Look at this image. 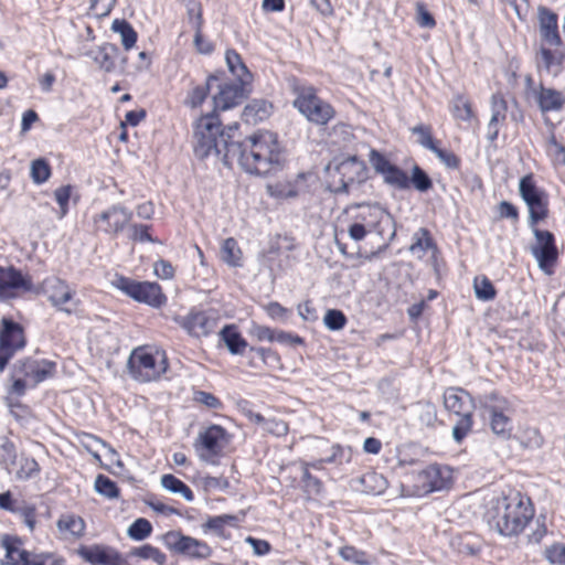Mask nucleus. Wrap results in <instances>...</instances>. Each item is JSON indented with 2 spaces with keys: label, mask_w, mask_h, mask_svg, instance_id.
Returning <instances> with one entry per match:
<instances>
[{
  "label": "nucleus",
  "mask_w": 565,
  "mask_h": 565,
  "mask_svg": "<svg viewBox=\"0 0 565 565\" xmlns=\"http://www.w3.org/2000/svg\"><path fill=\"white\" fill-rule=\"evenodd\" d=\"M218 117L214 114L202 116L194 129V153L199 159L211 154L230 166L234 160L250 174L267 175L279 171L285 156L277 136L270 131H259L243 141L233 140L237 125L221 130Z\"/></svg>",
  "instance_id": "f257e3e1"
},
{
  "label": "nucleus",
  "mask_w": 565,
  "mask_h": 565,
  "mask_svg": "<svg viewBox=\"0 0 565 565\" xmlns=\"http://www.w3.org/2000/svg\"><path fill=\"white\" fill-rule=\"evenodd\" d=\"M533 516L530 500L519 492L497 498L487 512L488 523L503 536L521 533Z\"/></svg>",
  "instance_id": "f03ea898"
},
{
  "label": "nucleus",
  "mask_w": 565,
  "mask_h": 565,
  "mask_svg": "<svg viewBox=\"0 0 565 565\" xmlns=\"http://www.w3.org/2000/svg\"><path fill=\"white\" fill-rule=\"evenodd\" d=\"M168 359L164 351L147 347L132 350L127 367L130 376L140 383L154 382L168 370Z\"/></svg>",
  "instance_id": "7ed1b4c3"
},
{
  "label": "nucleus",
  "mask_w": 565,
  "mask_h": 565,
  "mask_svg": "<svg viewBox=\"0 0 565 565\" xmlns=\"http://www.w3.org/2000/svg\"><path fill=\"white\" fill-rule=\"evenodd\" d=\"M444 406L459 416L452 428V437L460 444L472 429V398L470 394L458 387H448L444 393Z\"/></svg>",
  "instance_id": "20e7f679"
},
{
  "label": "nucleus",
  "mask_w": 565,
  "mask_h": 565,
  "mask_svg": "<svg viewBox=\"0 0 565 565\" xmlns=\"http://www.w3.org/2000/svg\"><path fill=\"white\" fill-rule=\"evenodd\" d=\"M6 551V559L2 565H65L62 556L53 553H34L22 547V541L18 536L3 535L0 541Z\"/></svg>",
  "instance_id": "39448f33"
},
{
  "label": "nucleus",
  "mask_w": 565,
  "mask_h": 565,
  "mask_svg": "<svg viewBox=\"0 0 565 565\" xmlns=\"http://www.w3.org/2000/svg\"><path fill=\"white\" fill-rule=\"evenodd\" d=\"M519 193L529 209V226L534 228L548 216V196L544 190L536 186L532 174L521 178Z\"/></svg>",
  "instance_id": "423d86ee"
},
{
  "label": "nucleus",
  "mask_w": 565,
  "mask_h": 565,
  "mask_svg": "<svg viewBox=\"0 0 565 565\" xmlns=\"http://www.w3.org/2000/svg\"><path fill=\"white\" fill-rule=\"evenodd\" d=\"M114 286L138 302L159 308L166 303L167 297L159 284L150 281H137L128 277L118 276Z\"/></svg>",
  "instance_id": "0eeeda50"
},
{
  "label": "nucleus",
  "mask_w": 565,
  "mask_h": 565,
  "mask_svg": "<svg viewBox=\"0 0 565 565\" xmlns=\"http://www.w3.org/2000/svg\"><path fill=\"white\" fill-rule=\"evenodd\" d=\"M41 288L57 311L68 316L76 312L81 301L76 298V291L65 280L51 276L42 281Z\"/></svg>",
  "instance_id": "6e6552de"
},
{
  "label": "nucleus",
  "mask_w": 565,
  "mask_h": 565,
  "mask_svg": "<svg viewBox=\"0 0 565 565\" xmlns=\"http://www.w3.org/2000/svg\"><path fill=\"white\" fill-rule=\"evenodd\" d=\"M479 402L490 416L492 433L503 439L509 438L513 428L511 418L507 415L510 409L509 402L495 392L483 394Z\"/></svg>",
  "instance_id": "1a4fd4ad"
},
{
  "label": "nucleus",
  "mask_w": 565,
  "mask_h": 565,
  "mask_svg": "<svg viewBox=\"0 0 565 565\" xmlns=\"http://www.w3.org/2000/svg\"><path fill=\"white\" fill-rule=\"evenodd\" d=\"M294 106L316 125H327L334 117L333 107L318 97L312 87L301 89L294 100Z\"/></svg>",
  "instance_id": "9d476101"
},
{
  "label": "nucleus",
  "mask_w": 565,
  "mask_h": 565,
  "mask_svg": "<svg viewBox=\"0 0 565 565\" xmlns=\"http://www.w3.org/2000/svg\"><path fill=\"white\" fill-rule=\"evenodd\" d=\"M535 242L531 245L530 252L537 262L539 268L546 275L554 273V267L558 259V250L555 242V236L550 231L531 228Z\"/></svg>",
  "instance_id": "9b49d317"
},
{
  "label": "nucleus",
  "mask_w": 565,
  "mask_h": 565,
  "mask_svg": "<svg viewBox=\"0 0 565 565\" xmlns=\"http://www.w3.org/2000/svg\"><path fill=\"white\" fill-rule=\"evenodd\" d=\"M164 544L170 551L195 559H206L213 553L206 542L184 535L180 531L168 532L164 535Z\"/></svg>",
  "instance_id": "f8f14e48"
},
{
  "label": "nucleus",
  "mask_w": 565,
  "mask_h": 565,
  "mask_svg": "<svg viewBox=\"0 0 565 565\" xmlns=\"http://www.w3.org/2000/svg\"><path fill=\"white\" fill-rule=\"evenodd\" d=\"M369 161L374 171L383 178V182L394 189H409V177L396 164L392 163L384 154L371 149Z\"/></svg>",
  "instance_id": "ddd939ff"
},
{
  "label": "nucleus",
  "mask_w": 565,
  "mask_h": 565,
  "mask_svg": "<svg viewBox=\"0 0 565 565\" xmlns=\"http://www.w3.org/2000/svg\"><path fill=\"white\" fill-rule=\"evenodd\" d=\"M25 345L22 327L9 319H2L0 331V372H3L14 353Z\"/></svg>",
  "instance_id": "4468645a"
},
{
  "label": "nucleus",
  "mask_w": 565,
  "mask_h": 565,
  "mask_svg": "<svg viewBox=\"0 0 565 565\" xmlns=\"http://www.w3.org/2000/svg\"><path fill=\"white\" fill-rule=\"evenodd\" d=\"M173 321L189 335L207 337L216 328L217 320L206 311L191 309L185 316H175Z\"/></svg>",
  "instance_id": "2eb2a0df"
},
{
  "label": "nucleus",
  "mask_w": 565,
  "mask_h": 565,
  "mask_svg": "<svg viewBox=\"0 0 565 565\" xmlns=\"http://www.w3.org/2000/svg\"><path fill=\"white\" fill-rule=\"evenodd\" d=\"M452 480V471L447 466L429 465L416 476V486L423 493L447 489Z\"/></svg>",
  "instance_id": "dca6fc26"
},
{
  "label": "nucleus",
  "mask_w": 565,
  "mask_h": 565,
  "mask_svg": "<svg viewBox=\"0 0 565 565\" xmlns=\"http://www.w3.org/2000/svg\"><path fill=\"white\" fill-rule=\"evenodd\" d=\"M132 218V212L120 204H114L94 216L97 230L111 235L122 232Z\"/></svg>",
  "instance_id": "f3484780"
},
{
  "label": "nucleus",
  "mask_w": 565,
  "mask_h": 565,
  "mask_svg": "<svg viewBox=\"0 0 565 565\" xmlns=\"http://www.w3.org/2000/svg\"><path fill=\"white\" fill-rule=\"evenodd\" d=\"M33 282L30 276L23 275L13 266H0V300H9L18 297L20 291H31Z\"/></svg>",
  "instance_id": "a211bd4d"
},
{
  "label": "nucleus",
  "mask_w": 565,
  "mask_h": 565,
  "mask_svg": "<svg viewBox=\"0 0 565 565\" xmlns=\"http://www.w3.org/2000/svg\"><path fill=\"white\" fill-rule=\"evenodd\" d=\"M76 553L90 565H127L126 558L116 548L108 545H81Z\"/></svg>",
  "instance_id": "6ab92c4d"
},
{
  "label": "nucleus",
  "mask_w": 565,
  "mask_h": 565,
  "mask_svg": "<svg viewBox=\"0 0 565 565\" xmlns=\"http://www.w3.org/2000/svg\"><path fill=\"white\" fill-rule=\"evenodd\" d=\"M337 172L340 175V186L334 189V193H349V186L352 183H362L367 178V168L364 161L351 156L337 166Z\"/></svg>",
  "instance_id": "aec40b11"
},
{
  "label": "nucleus",
  "mask_w": 565,
  "mask_h": 565,
  "mask_svg": "<svg viewBox=\"0 0 565 565\" xmlns=\"http://www.w3.org/2000/svg\"><path fill=\"white\" fill-rule=\"evenodd\" d=\"M531 102L543 116L550 113H562L565 108V94L539 83V88L533 92Z\"/></svg>",
  "instance_id": "412c9836"
},
{
  "label": "nucleus",
  "mask_w": 565,
  "mask_h": 565,
  "mask_svg": "<svg viewBox=\"0 0 565 565\" xmlns=\"http://www.w3.org/2000/svg\"><path fill=\"white\" fill-rule=\"evenodd\" d=\"M539 33L541 43L561 47L563 44L558 32V17L546 7L539 8Z\"/></svg>",
  "instance_id": "4be33fe9"
},
{
  "label": "nucleus",
  "mask_w": 565,
  "mask_h": 565,
  "mask_svg": "<svg viewBox=\"0 0 565 565\" xmlns=\"http://www.w3.org/2000/svg\"><path fill=\"white\" fill-rule=\"evenodd\" d=\"M249 83H224L220 85L218 93L213 97L214 110H227L241 104L246 97V85Z\"/></svg>",
  "instance_id": "5701e85b"
},
{
  "label": "nucleus",
  "mask_w": 565,
  "mask_h": 565,
  "mask_svg": "<svg viewBox=\"0 0 565 565\" xmlns=\"http://www.w3.org/2000/svg\"><path fill=\"white\" fill-rule=\"evenodd\" d=\"M14 367L17 372L22 374L24 377L32 380L33 384L36 385L46 379L53 377L56 364L47 360L38 361L26 359L24 361H20Z\"/></svg>",
  "instance_id": "b1692460"
},
{
  "label": "nucleus",
  "mask_w": 565,
  "mask_h": 565,
  "mask_svg": "<svg viewBox=\"0 0 565 565\" xmlns=\"http://www.w3.org/2000/svg\"><path fill=\"white\" fill-rule=\"evenodd\" d=\"M558 49L540 43L535 50V64L539 71L557 74L564 60V54Z\"/></svg>",
  "instance_id": "393cba45"
},
{
  "label": "nucleus",
  "mask_w": 565,
  "mask_h": 565,
  "mask_svg": "<svg viewBox=\"0 0 565 565\" xmlns=\"http://www.w3.org/2000/svg\"><path fill=\"white\" fill-rule=\"evenodd\" d=\"M85 55L92 58L104 72L113 73L117 68L116 62L120 56V51L115 44L104 43L87 51Z\"/></svg>",
  "instance_id": "a878e982"
},
{
  "label": "nucleus",
  "mask_w": 565,
  "mask_h": 565,
  "mask_svg": "<svg viewBox=\"0 0 565 565\" xmlns=\"http://www.w3.org/2000/svg\"><path fill=\"white\" fill-rule=\"evenodd\" d=\"M508 104L501 94H493L491 97V118L487 128V139L493 142L498 136L500 126L507 118Z\"/></svg>",
  "instance_id": "bb28decb"
},
{
  "label": "nucleus",
  "mask_w": 565,
  "mask_h": 565,
  "mask_svg": "<svg viewBox=\"0 0 565 565\" xmlns=\"http://www.w3.org/2000/svg\"><path fill=\"white\" fill-rule=\"evenodd\" d=\"M237 522V516L233 514L209 516L206 521L202 523L201 529L205 534L212 532L221 539H227L228 534L226 533L225 527L235 526Z\"/></svg>",
  "instance_id": "cd10ccee"
},
{
  "label": "nucleus",
  "mask_w": 565,
  "mask_h": 565,
  "mask_svg": "<svg viewBox=\"0 0 565 565\" xmlns=\"http://www.w3.org/2000/svg\"><path fill=\"white\" fill-rule=\"evenodd\" d=\"M271 104L264 99H254L243 110L242 117L246 124L256 125L267 119L271 114Z\"/></svg>",
  "instance_id": "c85d7f7f"
},
{
  "label": "nucleus",
  "mask_w": 565,
  "mask_h": 565,
  "mask_svg": "<svg viewBox=\"0 0 565 565\" xmlns=\"http://www.w3.org/2000/svg\"><path fill=\"white\" fill-rule=\"evenodd\" d=\"M218 334L231 354L242 355L244 353L247 342L242 337L236 326L226 324L222 328Z\"/></svg>",
  "instance_id": "c756f323"
},
{
  "label": "nucleus",
  "mask_w": 565,
  "mask_h": 565,
  "mask_svg": "<svg viewBox=\"0 0 565 565\" xmlns=\"http://www.w3.org/2000/svg\"><path fill=\"white\" fill-rule=\"evenodd\" d=\"M224 437L225 429L221 426L213 425L200 434L202 448L206 450L209 455H218L223 448L222 440Z\"/></svg>",
  "instance_id": "7c9ffc66"
},
{
  "label": "nucleus",
  "mask_w": 565,
  "mask_h": 565,
  "mask_svg": "<svg viewBox=\"0 0 565 565\" xmlns=\"http://www.w3.org/2000/svg\"><path fill=\"white\" fill-rule=\"evenodd\" d=\"M60 533L64 539L83 536L85 531V522L82 518L74 514L62 515L56 523Z\"/></svg>",
  "instance_id": "2f4dec72"
},
{
  "label": "nucleus",
  "mask_w": 565,
  "mask_h": 565,
  "mask_svg": "<svg viewBox=\"0 0 565 565\" xmlns=\"http://www.w3.org/2000/svg\"><path fill=\"white\" fill-rule=\"evenodd\" d=\"M111 30L120 35L121 44L126 51L135 46L138 34L128 21L115 19L111 23Z\"/></svg>",
  "instance_id": "473e14b6"
},
{
  "label": "nucleus",
  "mask_w": 565,
  "mask_h": 565,
  "mask_svg": "<svg viewBox=\"0 0 565 565\" xmlns=\"http://www.w3.org/2000/svg\"><path fill=\"white\" fill-rule=\"evenodd\" d=\"M225 60L231 73L236 77L238 82H250L252 74L243 63L242 57L237 52L234 50L226 51Z\"/></svg>",
  "instance_id": "72a5a7b5"
},
{
  "label": "nucleus",
  "mask_w": 565,
  "mask_h": 565,
  "mask_svg": "<svg viewBox=\"0 0 565 565\" xmlns=\"http://www.w3.org/2000/svg\"><path fill=\"white\" fill-rule=\"evenodd\" d=\"M161 486L171 493L182 495V498L188 502H192L194 500V494L190 487L173 475H163L161 477Z\"/></svg>",
  "instance_id": "f704fd0d"
},
{
  "label": "nucleus",
  "mask_w": 565,
  "mask_h": 565,
  "mask_svg": "<svg viewBox=\"0 0 565 565\" xmlns=\"http://www.w3.org/2000/svg\"><path fill=\"white\" fill-rule=\"evenodd\" d=\"M15 465L18 466L14 476L17 480L25 481L33 479L40 473V466L34 458L21 456L17 459Z\"/></svg>",
  "instance_id": "c9c22d12"
},
{
  "label": "nucleus",
  "mask_w": 565,
  "mask_h": 565,
  "mask_svg": "<svg viewBox=\"0 0 565 565\" xmlns=\"http://www.w3.org/2000/svg\"><path fill=\"white\" fill-rule=\"evenodd\" d=\"M221 258L231 267H241L243 265L242 252L234 238L230 237L223 242L221 246Z\"/></svg>",
  "instance_id": "e433bc0d"
},
{
  "label": "nucleus",
  "mask_w": 565,
  "mask_h": 565,
  "mask_svg": "<svg viewBox=\"0 0 565 565\" xmlns=\"http://www.w3.org/2000/svg\"><path fill=\"white\" fill-rule=\"evenodd\" d=\"M433 247L434 243L429 235V231L425 227H420L413 236V243L409 247V250L413 254H417V256L422 258L425 253Z\"/></svg>",
  "instance_id": "4c0bfd02"
},
{
  "label": "nucleus",
  "mask_w": 565,
  "mask_h": 565,
  "mask_svg": "<svg viewBox=\"0 0 565 565\" xmlns=\"http://www.w3.org/2000/svg\"><path fill=\"white\" fill-rule=\"evenodd\" d=\"M129 555L139 557L141 559H151L158 565H164L167 562V555L163 552H161L158 547L152 546L150 544L134 547L130 551Z\"/></svg>",
  "instance_id": "58836bf2"
},
{
  "label": "nucleus",
  "mask_w": 565,
  "mask_h": 565,
  "mask_svg": "<svg viewBox=\"0 0 565 565\" xmlns=\"http://www.w3.org/2000/svg\"><path fill=\"white\" fill-rule=\"evenodd\" d=\"M18 459L17 449L9 438H0V462L4 466L9 473L12 472V467L15 466Z\"/></svg>",
  "instance_id": "ea45409f"
},
{
  "label": "nucleus",
  "mask_w": 565,
  "mask_h": 565,
  "mask_svg": "<svg viewBox=\"0 0 565 565\" xmlns=\"http://www.w3.org/2000/svg\"><path fill=\"white\" fill-rule=\"evenodd\" d=\"M450 111L456 119L468 121L472 117V108L470 102L461 96L457 95L451 100Z\"/></svg>",
  "instance_id": "a19ab883"
},
{
  "label": "nucleus",
  "mask_w": 565,
  "mask_h": 565,
  "mask_svg": "<svg viewBox=\"0 0 565 565\" xmlns=\"http://www.w3.org/2000/svg\"><path fill=\"white\" fill-rule=\"evenodd\" d=\"M417 416L422 425L434 427L437 422L436 406L428 401H420L416 404Z\"/></svg>",
  "instance_id": "79ce46f5"
},
{
  "label": "nucleus",
  "mask_w": 565,
  "mask_h": 565,
  "mask_svg": "<svg viewBox=\"0 0 565 565\" xmlns=\"http://www.w3.org/2000/svg\"><path fill=\"white\" fill-rule=\"evenodd\" d=\"M217 81H218V78L216 76L210 75L206 78V83L204 85L195 86L191 90V93L188 96L186 104L190 105L193 108L200 106L204 102V99L206 98V96H207V94L210 92L212 83L213 82H217Z\"/></svg>",
  "instance_id": "37998d69"
},
{
  "label": "nucleus",
  "mask_w": 565,
  "mask_h": 565,
  "mask_svg": "<svg viewBox=\"0 0 565 565\" xmlns=\"http://www.w3.org/2000/svg\"><path fill=\"white\" fill-rule=\"evenodd\" d=\"M413 135L417 136V142L425 149L433 151L439 141L431 135V128L426 125H417L411 128Z\"/></svg>",
  "instance_id": "c03bdc74"
},
{
  "label": "nucleus",
  "mask_w": 565,
  "mask_h": 565,
  "mask_svg": "<svg viewBox=\"0 0 565 565\" xmlns=\"http://www.w3.org/2000/svg\"><path fill=\"white\" fill-rule=\"evenodd\" d=\"M419 192H427L433 188V181L429 175L417 164L412 168V175L409 178V185Z\"/></svg>",
  "instance_id": "a18cd8bd"
},
{
  "label": "nucleus",
  "mask_w": 565,
  "mask_h": 565,
  "mask_svg": "<svg viewBox=\"0 0 565 565\" xmlns=\"http://www.w3.org/2000/svg\"><path fill=\"white\" fill-rule=\"evenodd\" d=\"M151 532V523L148 520L140 518L131 523V525L128 527L127 534L132 540L142 541L147 539Z\"/></svg>",
  "instance_id": "49530a36"
},
{
  "label": "nucleus",
  "mask_w": 565,
  "mask_h": 565,
  "mask_svg": "<svg viewBox=\"0 0 565 565\" xmlns=\"http://www.w3.org/2000/svg\"><path fill=\"white\" fill-rule=\"evenodd\" d=\"M473 288L476 297L482 301H490L495 297V289L487 277L475 278Z\"/></svg>",
  "instance_id": "de8ad7c7"
},
{
  "label": "nucleus",
  "mask_w": 565,
  "mask_h": 565,
  "mask_svg": "<svg viewBox=\"0 0 565 565\" xmlns=\"http://www.w3.org/2000/svg\"><path fill=\"white\" fill-rule=\"evenodd\" d=\"M359 213L356 214L355 222H361L363 224H367L371 221H373V230L375 228L376 224L380 222L383 212L382 210L376 205H358Z\"/></svg>",
  "instance_id": "09e8293b"
},
{
  "label": "nucleus",
  "mask_w": 565,
  "mask_h": 565,
  "mask_svg": "<svg viewBox=\"0 0 565 565\" xmlns=\"http://www.w3.org/2000/svg\"><path fill=\"white\" fill-rule=\"evenodd\" d=\"M95 490L99 494H102L108 499H114L119 495V489L116 486V483L113 480H110L108 477L103 476V475L97 476V478L95 480Z\"/></svg>",
  "instance_id": "8fccbe9b"
},
{
  "label": "nucleus",
  "mask_w": 565,
  "mask_h": 565,
  "mask_svg": "<svg viewBox=\"0 0 565 565\" xmlns=\"http://www.w3.org/2000/svg\"><path fill=\"white\" fill-rule=\"evenodd\" d=\"M51 175V168L46 160L36 159L31 163V178L34 183L42 184L49 180Z\"/></svg>",
  "instance_id": "3c124183"
},
{
  "label": "nucleus",
  "mask_w": 565,
  "mask_h": 565,
  "mask_svg": "<svg viewBox=\"0 0 565 565\" xmlns=\"http://www.w3.org/2000/svg\"><path fill=\"white\" fill-rule=\"evenodd\" d=\"M339 555L347 562H352L358 565H369L370 561L367 554L354 546L347 545L340 548Z\"/></svg>",
  "instance_id": "603ef678"
},
{
  "label": "nucleus",
  "mask_w": 565,
  "mask_h": 565,
  "mask_svg": "<svg viewBox=\"0 0 565 565\" xmlns=\"http://www.w3.org/2000/svg\"><path fill=\"white\" fill-rule=\"evenodd\" d=\"M352 457V449L350 447H343L339 444H334L331 447V455L323 458L326 463L342 465L343 462H350Z\"/></svg>",
  "instance_id": "864d4df0"
},
{
  "label": "nucleus",
  "mask_w": 565,
  "mask_h": 565,
  "mask_svg": "<svg viewBox=\"0 0 565 565\" xmlns=\"http://www.w3.org/2000/svg\"><path fill=\"white\" fill-rule=\"evenodd\" d=\"M149 228H150V226L146 225V224H131L128 227L127 236H128L129 239H131L134 242H139V243H146V242L157 243V239H154L149 234Z\"/></svg>",
  "instance_id": "5fc2aeb1"
},
{
  "label": "nucleus",
  "mask_w": 565,
  "mask_h": 565,
  "mask_svg": "<svg viewBox=\"0 0 565 565\" xmlns=\"http://www.w3.org/2000/svg\"><path fill=\"white\" fill-rule=\"evenodd\" d=\"M361 482L373 493H381L386 489V480L383 476L375 472H369L362 476Z\"/></svg>",
  "instance_id": "6e6d98bb"
},
{
  "label": "nucleus",
  "mask_w": 565,
  "mask_h": 565,
  "mask_svg": "<svg viewBox=\"0 0 565 565\" xmlns=\"http://www.w3.org/2000/svg\"><path fill=\"white\" fill-rule=\"evenodd\" d=\"M323 322L329 330L339 331L344 328L347 317L340 310L329 309L324 315Z\"/></svg>",
  "instance_id": "4d7b16f0"
},
{
  "label": "nucleus",
  "mask_w": 565,
  "mask_h": 565,
  "mask_svg": "<svg viewBox=\"0 0 565 565\" xmlns=\"http://www.w3.org/2000/svg\"><path fill=\"white\" fill-rule=\"evenodd\" d=\"M431 152L435 153V156L447 169H459L461 161L459 157H457L452 151L441 149L439 145H437Z\"/></svg>",
  "instance_id": "13d9d810"
},
{
  "label": "nucleus",
  "mask_w": 565,
  "mask_h": 565,
  "mask_svg": "<svg viewBox=\"0 0 565 565\" xmlns=\"http://www.w3.org/2000/svg\"><path fill=\"white\" fill-rule=\"evenodd\" d=\"M301 482L303 486V490L308 494H315L318 495L323 490V484L320 479L312 476L310 471H307L305 468V471L301 475Z\"/></svg>",
  "instance_id": "bf43d9fd"
},
{
  "label": "nucleus",
  "mask_w": 565,
  "mask_h": 565,
  "mask_svg": "<svg viewBox=\"0 0 565 565\" xmlns=\"http://www.w3.org/2000/svg\"><path fill=\"white\" fill-rule=\"evenodd\" d=\"M72 193L71 185H63L54 191V198L61 209V217H63L68 211V201Z\"/></svg>",
  "instance_id": "052dcab7"
},
{
  "label": "nucleus",
  "mask_w": 565,
  "mask_h": 565,
  "mask_svg": "<svg viewBox=\"0 0 565 565\" xmlns=\"http://www.w3.org/2000/svg\"><path fill=\"white\" fill-rule=\"evenodd\" d=\"M373 231V221L367 224H363L361 222H354L349 226L348 233L349 236L355 241H362L369 232Z\"/></svg>",
  "instance_id": "680f3d73"
},
{
  "label": "nucleus",
  "mask_w": 565,
  "mask_h": 565,
  "mask_svg": "<svg viewBox=\"0 0 565 565\" xmlns=\"http://www.w3.org/2000/svg\"><path fill=\"white\" fill-rule=\"evenodd\" d=\"M545 557L552 564L565 565V545L553 544L545 550Z\"/></svg>",
  "instance_id": "e2e57ef3"
},
{
  "label": "nucleus",
  "mask_w": 565,
  "mask_h": 565,
  "mask_svg": "<svg viewBox=\"0 0 565 565\" xmlns=\"http://www.w3.org/2000/svg\"><path fill=\"white\" fill-rule=\"evenodd\" d=\"M193 399L206 406L207 408L216 409L220 408L222 403L221 401L214 396L212 393L205 392V391H196L194 392Z\"/></svg>",
  "instance_id": "0e129e2a"
},
{
  "label": "nucleus",
  "mask_w": 565,
  "mask_h": 565,
  "mask_svg": "<svg viewBox=\"0 0 565 565\" xmlns=\"http://www.w3.org/2000/svg\"><path fill=\"white\" fill-rule=\"evenodd\" d=\"M262 426L267 433L276 436H284L288 433V426L281 419L265 418V423Z\"/></svg>",
  "instance_id": "69168bd1"
},
{
  "label": "nucleus",
  "mask_w": 565,
  "mask_h": 565,
  "mask_svg": "<svg viewBox=\"0 0 565 565\" xmlns=\"http://www.w3.org/2000/svg\"><path fill=\"white\" fill-rule=\"evenodd\" d=\"M116 4V0H92L90 10L94 15L103 18L108 15Z\"/></svg>",
  "instance_id": "338daca9"
},
{
  "label": "nucleus",
  "mask_w": 565,
  "mask_h": 565,
  "mask_svg": "<svg viewBox=\"0 0 565 565\" xmlns=\"http://www.w3.org/2000/svg\"><path fill=\"white\" fill-rule=\"evenodd\" d=\"M245 543L253 548L254 554L257 556L267 555L271 550V545L268 541L256 539L254 536H247L245 539Z\"/></svg>",
  "instance_id": "774afa93"
}]
</instances>
